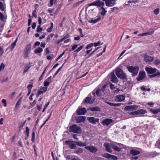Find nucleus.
<instances>
[{"label":"nucleus","mask_w":160,"mask_h":160,"mask_svg":"<svg viewBox=\"0 0 160 160\" xmlns=\"http://www.w3.org/2000/svg\"><path fill=\"white\" fill-rule=\"evenodd\" d=\"M127 68L129 72L132 73V76L133 77H135L137 75L139 70V67L136 66H128Z\"/></svg>","instance_id":"obj_1"},{"label":"nucleus","mask_w":160,"mask_h":160,"mask_svg":"<svg viewBox=\"0 0 160 160\" xmlns=\"http://www.w3.org/2000/svg\"><path fill=\"white\" fill-rule=\"evenodd\" d=\"M115 73L117 77L122 80L127 78L126 73L120 68H116Z\"/></svg>","instance_id":"obj_2"},{"label":"nucleus","mask_w":160,"mask_h":160,"mask_svg":"<svg viewBox=\"0 0 160 160\" xmlns=\"http://www.w3.org/2000/svg\"><path fill=\"white\" fill-rule=\"evenodd\" d=\"M69 131L70 132L79 133L81 132L82 130L77 125L73 124L70 127Z\"/></svg>","instance_id":"obj_3"},{"label":"nucleus","mask_w":160,"mask_h":160,"mask_svg":"<svg viewBox=\"0 0 160 160\" xmlns=\"http://www.w3.org/2000/svg\"><path fill=\"white\" fill-rule=\"evenodd\" d=\"M72 141H73L72 140L66 141L65 143L66 144L69 146L70 148L71 149H74L77 148L76 144L73 142Z\"/></svg>","instance_id":"obj_4"},{"label":"nucleus","mask_w":160,"mask_h":160,"mask_svg":"<svg viewBox=\"0 0 160 160\" xmlns=\"http://www.w3.org/2000/svg\"><path fill=\"white\" fill-rule=\"evenodd\" d=\"M146 113H147V111L146 110L140 109L136 111L132 112L129 113V115H138L140 114H144Z\"/></svg>","instance_id":"obj_5"},{"label":"nucleus","mask_w":160,"mask_h":160,"mask_svg":"<svg viewBox=\"0 0 160 160\" xmlns=\"http://www.w3.org/2000/svg\"><path fill=\"white\" fill-rule=\"evenodd\" d=\"M87 119L89 122L93 124H95L97 122L99 123V119L98 118H96L92 117H88Z\"/></svg>","instance_id":"obj_6"},{"label":"nucleus","mask_w":160,"mask_h":160,"mask_svg":"<svg viewBox=\"0 0 160 160\" xmlns=\"http://www.w3.org/2000/svg\"><path fill=\"white\" fill-rule=\"evenodd\" d=\"M85 148L92 153H95L98 150L94 146L91 145L90 146H85Z\"/></svg>","instance_id":"obj_7"},{"label":"nucleus","mask_w":160,"mask_h":160,"mask_svg":"<svg viewBox=\"0 0 160 160\" xmlns=\"http://www.w3.org/2000/svg\"><path fill=\"white\" fill-rule=\"evenodd\" d=\"M145 70L149 74H153L155 73L157 70V69L155 68L150 67H146L145 68Z\"/></svg>","instance_id":"obj_8"},{"label":"nucleus","mask_w":160,"mask_h":160,"mask_svg":"<svg viewBox=\"0 0 160 160\" xmlns=\"http://www.w3.org/2000/svg\"><path fill=\"white\" fill-rule=\"evenodd\" d=\"M138 106L137 105L127 106L125 107L124 109L126 111H133L138 109Z\"/></svg>","instance_id":"obj_9"},{"label":"nucleus","mask_w":160,"mask_h":160,"mask_svg":"<svg viewBox=\"0 0 160 160\" xmlns=\"http://www.w3.org/2000/svg\"><path fill=\"white\" fill-rule=\"evenodd\" d=\"M139 77L137 78L138 81H140L142 80L146 77V74L144 72L140 71L138 75Z\"/></svg>","instance_id":"obj_10"},{"label":"nucleus","mask_w":160,"mask_h":160,"mask_svg":"<svg viewBox=\"0 0 160 160\" xmlns=\"http://www.w3.org/2000/svg\"><path fill=\"white\" fill-rule=\"evenodd\" d=\"M77 112L78 115H84L87 112V111L84 108H78L77 110Z\"/></svg>","instance_id":"obj_11"},{"label":"nucleus","mask_w":160,"mask_h":160,"mask_svg":"<svg viewBox=\"0 0 160 160\" xmlns=\"http://www.w3.org/2000/svg\"><path fill=\"white\" fill-rule=\"evenodd\" d=\"M86 117L84 116H80L76 118V120L77 123H80L84 122Z\"/></svg>","instance_id":"obj_12"},{"label":"nucleus","mask_w":160,"mask_h":160,"mask_svg":"<svg viewBox=\"0 0 160 160\" xmlns=\"http://www.w3.org/2000/svg\"><path fill=\"white\" fill-rule=\"evenodd\" d=\"M95 1V6L101 8L102 7H103L105 5L104 1L102 0H97Z\"/></svg>","instance_id":"obj_13"},{"label":"nucleus","mask_w":160,"mask_h":160,"mask_svg":"<svg viewBox=\"0 0 160 160\" xmlns=\"http://www.w3.org/2000/svg\"><path fill=\"white\" fill-rule=\"evenodd\" d=\"M94 101L95 99L94 98L88 97L86 98V99L84 101V102L85 103L92 104Z\"/></svg>","instance_id":"obj_14"},{"label":"nucleus","mask_w":160,"mask_h":160,"mask_svg":"<svg viewBox=\"0 0 160 160\" xmlns=\"http://www.w3.org/2000/svg\"><path fill=\"white\" fill-rule=\"evenodd\" d=\"M111 78L110 81L113 82L117 83L118 82V78L113 72L110 73Z\"/></svg>","instance_id":"obj_15"},{"label":"nucleus","mask_w":160,"mask_h":160,"mask_svg":"<svg viewBox=\"0 0 160 160\" xmlns=\"http://www.w3.org/2000/svg\"><path fill=\"white\" fill-rule=\"evenodd\" d=\"M125 97L123 95H118L116 96L115 99L117 102H121L125 100Z\"/></svg>","instance_id":"obj_16"},{"label":"nucleus","mask_w":160,"mask_h":160,"mask_svg":"<svg viewBox=\"0 0 160 160\" xmlns=\"http://www.w3.org/2000/svg\"><path fill=\"white\" fill-rule=\"evenodd\" d=\"M113 121V120L110 118H106L102 121V123L103 125L108 126Z\"/></svg>","instance_id":"obj_17"},{"label":"nucleus","mask_w":160,"mask_h":160,"mask_svg":"<svg viewBox=\"0 0 160 160\" xmlns=\"http://www.w3.org/2000/svg\"><path fill=\"white\" fill-rule=\"evenodd\" d=\"M153 59V58L148 56H146L144 58V60L146 62L149 63Z\"/></svg>","instance_id":"obj_18"},{"label":"nucleus","mask_w":160,"mask_h":160,"mask_svg":"<svg viewBox=\"0 0 160 160\" xmlns=\"http://www.w3.org/2000/svg\"><path fill=\"white\" fill-rule=\"evenodd\" d=\"M73 142L76 144V146L79 147H84L86 146V143L85 142H82L80 141H72Z\"/></svg>","instance_id":"obj_19"},{"label":"nucleus","mask_w":160,"mask_h":160,"mask_svg":"<svg viewBox=\"0 0 160 160\" xmlns=\"http://www.w3.org/2000/svg\"><path fill=\"white\" fill-rule=\"evenodd\" d=\"M104 145L105 147L106 150L108 152L110 153L112 152V150L111 149V148H112L111 145L110 146L109 143L105 142L104 143Z\"/></svg>","instance_id":"obj_20"},{"label":"nucleus","mask_w":160,"mask_h":160,"mask_svg":"<svg viewBox=\"0 0 160 160\" xmlns=\"http://www.w3.org/2000/svg\"><path fill=\"white\" fill-rule=\"evenodd\" d=\"M148 76L150 78L156 77H157L158 78H160V72L157 70L155 73H153L152 75H149Z\"/></svg>","instance_id":"obj_21"},{"label":"nucleus","mask_w":160,"mask_h":160,"mask_svg":"<svg viewBox=\"0 0 160 160\" xmlns=\"http://www.w3.org/2000/svg\"><path fill=\"white\" fill-rule=\"evenodd\" d=\"M101 17H98L97 18H94L91 20H89V22L91 23H95L98 22L100 20Z\"/></svg>","instance_id":"obj_22"},{"label":"nucleus","mask_w":160,"mask_h":160,"mask_svg":"<svg viewBox=\"0 0 160 160\" xmlns=\"http://www.w3.org/2000/svg\"><path fill=\"white\" fill-rule=\"evenodd\" d=\"M32 63L30 62L28 64H27L24 67L23 73H25L27 72L31 67Z\"/></svg>","instance_id":"obj_23"},{"label":"nucleus","mask_w":160,"mask_h":160,"mask_svg":"<svg viewBox=\"0 0 160 160\" xmlns=\"http://www.w3.org/2000/svg\"><path fill=\"white\" fill-rule=\"evenodd\" d=\"M89 109L92 111H98L101 110L99 107L98 106L90 107Z\"/></svg>","instance_id":"obj_24"},{"label":"nucleus","mask_w":160,"mask_h":160,"mask_svg":"<svg viewBox=\"0 0 160 160\" xmlns=\"http://www.w3.org/2000/svg\"><path fill=\"white\" fill-rule=\"evenodd\" d=\"M130 153L133 156L138 155L140 153L139 151L133 149L131 150Z\"/></svg>","instance_id":"obj_25"},{"label":"nucleus","mask_w":160,"mask_h":160,"mask_svg":"<svg viewBox=\"0 0 160 160\" xmlns=\"http://www.w3.org/2000/svg\"><path fill=\"white\" fill-rule=\"evenodd\" d=\"M22 97H21L19 98V100H18V102H17L14 108L15 110H17L18 109V107H19L20 106V105H21V102H22Z\"/></svg>","instance_id":"obj_26"},{"label":"nucleus","mask_w":160,"mask_h":160,"mask_svg":"<svg viewBox=\"0 0 160 160\" xmlns=\"http://www.w3.org/2000/svg\"><path fill=\"white\" fill-rule=\"evenodd\" d=\"M99 11L101 14L102 16L105 15L107 12V11L103 8V7H102L100 8L99 9Z\"/></svg>","instance_id":"obj_27"},{"label":"nucleus","mask_w":160,"mask_h":160,"mask_svg":"<svg viewBox=\"0 0 160 160\" xmlns=\"http://www.w3.org/2000/svg\"><path fill=\"white\" fill-rule=\"evenodd\" d=\"M154 32V31H151L148 32H145V33H142L139 34H138V36H146V35H151V34L153 33Z\"/></svg>","instance_id":"obj_28"},{"label":"nucleus","mask_w":160,"mask_h":160,"mask_svg":"<svg viewBox=\"0 0 160 160\" xmlns=\"http://www.w3.org/2000/svg\"><path fill=\"white\" fill-rule=\"evenodd\" d=\"M111 147L115 151L117 152H119L121 151V148H119L117 146L112 144H111Z\"/></svg>","instance_id":"obj_29"},{"label":"nucleus","mask_w":160,"mask_h":160,"mask_svg":"<svg viewBox=\"0 0 160 160\" xmlns=\"http://www.w3.org/2000/svg\"><path fill=\"white\" fill-rule=\"evenodd\" d=\"M150 111L153 113L156 114L159 112H160V108L158 109H151L150 110Z\"/></svg>","instance_id":"obj_30"},{"label":"nucleus","mask_w":160,"mask_h":160,"mask_svg":"<svg viewBox=\"0 0 160 160\" xmlns=\"http://www.w3.org/2000/svg\"><path fill=\"white\" fill-rule=\"evenodd\" d=\"M83 151V149L82 148H78L74 150V152L77 154H79L82 153Z\"/></svg>","instance_id":"obj_31"},{"label":"nucleus","mask_w":160,"mask_h":160,"mask_svg":"<svg viewBox=\"0 0 160 160\" xmlns=\"http://www.w3.org/2000/svg\"><path fill=\"white\" fill-rule=\"evenodd\" d=\"M42 48H41L39 47L35 49L34 52L36 53H40L42 52Z\"/></svg>","instance_id":"obj_32"},{"label":"nucleus","mask_w":160,"mask_h":160,"mask_svg":"<svg viewBox=\"0 0 160 160\" xmlns=\"http://www.w3.org/2000/svg\"><path fill=\"white\" fill-rule=\"evenodd\" d=\"M31 43H29L26 48V51L28 52H29L31 48Z\"/></svg>","instance_id":"obj_33"},{"label":"nucleus","mask_w":160,"mask_h":160,"mask_svg":"<svg viewBox=\"0 0 160 160\" xmlns=\"http://www.w3.org/2000/svg\"><path fill=\"white\" fill-rule=\"evenodd\" d=\"M18 39V38H17L14 41V42H13L11 44V47L12 48V50L14 48H15V46L16 45V43L17 42Z\"/></svg>","instance_id":"obj_34"},{"label":"nucleus","mask_w":160,"mask_h":160,"mask_svg":"<svg viewBox=\"0 0 160 160\" xmlns=\"http://www.w3.org/2000/svg\"><path fill=\"white\" fill-rule=\"evenodd\" d=\"M100 90V89H98L96 90L95 92L97 95L98 97L101 96L102 95V92Z\"/></svg>","instance_id":"obj_35"},{"label":"nucleus","mask_w":160,"mask_h":160,"mask_svg":"<svg viewBox=\"0 0 160 160\" xmlns=\"http://www.w3.org/2000/svg\"><path fill=\"white\" fill-rule=\"evenodd\" d=\"M53 28V24L52 22L51 23V27L50 28H48L47 30V31L49 32H51L52 30V28Z\"/></svg>","instance_id":"obj_36"},{"label":"nucleus","mask_w":160,"mask_h":160,"mask_svg":"<svg viewBox=\"0 0 160 160\" xmlns=\"http://www.w3.org/2000/svg\"><path fill=\"white\" fill-rule=\"evenodd\" d=\"M54 34L53 33H51L50 35H48L47 37V42H49L51 40V38H52Z\"/></svg>","instance_id":"obj_37"},{"label":"nucleus","mask_w":160,"mask_h":160,"mask_svg":"<svg viewBox=\"0 0 160 160\" xmlns=\"http://www.w3.org/2000/svg\"><path fill=\"white\" fill-rule=\"evenodd\" d=\"M42 28L41 27V25H39L38 26L37 29V31L38 32H42Z\"/></svg>","instance_id":"obj_38"},{"label":"nucleus","mask_w":160,"mask_h":160,"mask_svg":"<svg viewBox=\"0 0 160 160\" xmlns=\"http://www.w3.org/2000/svg\"><path fill=\"white\" fill-rule=\"evenodd\" d=\"M111 156V154L107 153L104 154L103 155H102V156L107 158H110Z\"/></svg>","instance_id":"obj_39"},{"label":"nucleus","mask_w":160,"mask_h":160,"mask_svg":"<svg viewBox=\"0 0 160 160\" xmlns=\"http://www.w3.org/2000/svg\"><path fill=\"white\" fill-rule=\"evenodd\" d=\"M84 47V45H82L79 47H78L76 50L74 51V52H78L81 50Z\"/></svg>","instance_id":"obj_40"},{"label":"nucleus","mask_w":160,"mask_h":160,"mask_svg":"<svg viewBox=\"0 0 160 160\" xmlns=\"http://www.w3.org/2000/svg\"><path fill=\"white\" fill-rule=\"evenodd\" d=\"M26 135L28 138L29 135V129L28 127H26Z\"/></svg>","instance_id":"obj_41"},{"label":"nucleus","mask_w":160,"mask_h":160,"mask_svg":"<svg viewBox=\"0 0 160 160\" xmlns=\"http://www.w3.org/2000/svg\"><path fill=\"white\" fill-rule=\"evenodd\" d=\"M0 10L3 11L4 10V6L2 3L0 1Z\"/></svg>","instance_id":"obj_42"},{"label":"nucleus","mask_w":160,"mask_h":160,"mask_svg":"<svg viewBox=\"0 0 160 160\" xmlns=\"http://www.w3.org/2000/svg\"><path fill=\"white\" fill-rule=\"evenodd\" d=\"M159 8H157L153 11V12L155 15H157L159 13Z\"/></svg>","instance_id":"obj_43"},{"label":"nucleus","mask_w":160,"mask_h":160,"mask_svg":"<svg viewBox=\"0 0 160 160\" xmlns=\"http://www.w3.org/2000/svg\"><path fill=\"white\" fill-rule=\"evenodd\" d=\"M5 68L4 64L3 63H2L0 66V71H3Z\"/></svg>","instance_id":"obj_44"},{"label":"nucleus","mask_w":160,"mask_h":160,"mask_svg":"<svg viewBox=\"0 0 160 160\" xmlns=\"http://www.w3.org/2000/svg\"><path fill=\"white\" fill-rule=\"evenodd\" d=\"M35 133L33 131L32 132V139H31V140L32 142H33L34 141V140H35Z\"/></svg>","instance_id":"obj_45"},{"label":"nucleus","mask_w":160,"mask_h":160,"mask_svg":"<svg viewBox=\"0 0 160 160\" xmlns=\"http://www.w3.org/2000/svg\"><path fill=\"white\" fill-rule=\"evenodd\" d=\"M93 46V43H91L88 45L86 47V49H88L90 48H91Z\"/></svg>","instance_id":"obj_46"},{"label":"nucleus","mask_w":160,"mask_h":160,"mask_svg":"<svg viewBox=\"0 0 160 160\" xmlns=\"http://www.w3.org/2000/svg\"><path fill=\"white\" fill-rule=\"evenodd\" d=\"M3 48L2 46H0V55H2L4 53Z\"/></svg>","instance_id":"obj_47"},{"label":"nucleus","mask_w":160,"mask_h":160,"mask_svg":"<svg viewBox=\"0 0 160 160\" xmlns=\"http://www.w3.org/2000/svg\"><path fill=\"white\" fill-rule=\"evenodd\" d=\"M50 83L49 82H48V81H47L46 80H45L44 81V86L45 87H47L49 86V85Z\"/></svg>","instance_id":"obj_48"},{"label":"nucleus","mask_w":160,"mask_h":160,"mask_svg":"<svg viewBox=\"0 0 160 160\" xmlns=\"http://www.w3.org/2000/svg\"><path fill=\"white\" fill-rule=\"evenodd\" d=\"M110 158H111L112 159L114 160H117L118 159L116 156L112 155H111Z\"/></svg>","instance_id":"obj_49"},{"label":"nucleus","mask_w":160,"mask_h":160,"mask_svg":"<svg viewBox=\"0 0 160 160\" xmlns=\"http://www.w3.org/2000/svg\"><path fill=\"white\" fill-rule=\"evenodd\" d=\"M52 114V112H51L50 113V114L48 118L43 123V124L41 126V128L46 123V122L48 120V119H49V118H50V117L51 115Z\"/></svg>","instance_id":"obj_50"},{"label":"nucleus","mask_w":160,"mask_h":160,"mask_svg":"<svg viewBox=\"0 0 160 160\" xmlns=\"http://www.w3.org/2000/svg\"><path fill=\"white\" fill-rule=\"evenodd\" d=\"M109 86L111 89V90H112L113 89L115 88V87L114 85L111 82H110Z\"/></svg>","instance_id":"obj_51"},{"label":"nucleus","mask_w":160,"mask_h":160,"mask_svg":"<svg viewBox=\"0 0 160 160\" xmlns=\"http://www.w3.org/2000/svg\"><path fill=\"white\" fill-rule=\"evenodd\" d=\"M2 103L4 104V107H6L7 106L6 100L5 99H3L2 100Z\"/></svg>","instance_id":"obj_52"},{"label":"nucleus","mask_w":160,"mask_h":160,"mask_svg":"<svg viewBox=\"0 0 160 160\" xmlns=\"http://www.w3.org/2000/svg\"><path fill=\"white\" fill-rule=\"evenodd\" d=\"M33 16L35 18L37 17V12L36 10H34L32 12V13Z\"/></svg>","instance_id":"obj_53"},{"label":"nucleus","mask_w":160,"mask_h":160,"mask_svg":"<svg viewBox=\"0 0 160 160\" xmlns=\"http://www.w3.org/2000/svg\"><path fill=\"white\" fill-rule=\"evenodd\" d=\"M4 19V15L1 12H0V19L1 20H3Z\"/></svg>","instance_id":"obj_54"},{"label":"nucleus","mask_w":160,"mask_h":160,"mask_svg":"<svg viewBox=\"0 0 160 160\" xmlns=\"http://www.w3.org/2000/svg\"><path fill=\"white\" fill-rule=\"evenodd\" d=\"M78 46V44H74L73 45L72 48V51L74 50Z\"/></svg>","instance_id":"obj_55"},{"label":"nucleus","mask_w":160,"mask_h":160,"mask_svg":"<svg viewBox=\"0 0 160 160\" xmlns=\"http://www.w3.org/2000/svg\"><path fill=\"white\" fill-rule=\"evenodd\" d=\"M53 10H54V9H51L50 8H49L48 10V12H49V13L51 14L50 15L51 16L53 15H52V11H53Z\"/></svg>","instance_id":"obj_56"},{"label":"nucleus","mask_w":160,"mask_h":160,"mask_svg":"<svg viewBox=\"0 0 160 160\" xmlns=\"http://www.w3.org/2000/svg\"><path fill=\"white\" fill-rule=\"evenodd\" d=\"M40 42H39L37 41L36 42H35V43L34 44V45L33 46V47L34 48H35V46H39L40 44Z\"/></svg>","instance_id":"obj_57"},{"label":"nucleus","mask_w":160,"mask_h":160,"mask_svg":"<svg viewBox=\"0 0 160 160\" xmlns=\"http://www.w3.org/2000/svg\"><path fill=\"white\" fill-rule=\"evenodd\" d=\"M78 31L80 32L81 35L80 36V37H82L83 36V35L82 34V30L81 28H79L78 29Z\"/></svg>","instance_id":"obj_58"},{"label":"nucleus","mask_w":160,"mask_h":160,"mask_svg":"<svg viewBox=\"0 0 160 160\" xmlns=\"http://www.w3.org/2000/svg\"><path fill=\"white\" fill-rule=\"evenodd\" d=\"M154 63L156 65H158L160 63V60L157 59L155 61Z\"/></svg>","instance_id":"obj_59"},{"label":"nucleus","mask_w":160,"mask_h":160,"mask_svg":"<svg viewBox=\"0 0 160 160\" xmlns=\"http://www.w3.org/2000/svg\"><path fill=\"white\" fill-rule=\"evenodd\" d=\"M36 26V24L35 22H33L32 24V27L33 29H34Z\"/></svg>","instance_id":"obj_60"},{"label":"nucleus","mask_w":160,"mask_h":160,"mask_svg":"<svg viewBox=\"0 0 160 160\" xmlns=\"http://www.w3.org/2000/svg\"><path fill=\"white\" fill-rule=\"evenodd\" d=\"M73 138H74L76 140H78L79 139V138L78 137V135L76 134H73Z\"/></svg>","instance_id":"obj_61"},{"label":"nucleus","mask_w":160,"mask_h":160,"mask_svg":"<svg viewBox=\"0 0 160 160\" xmlns=\"http://www.w3.org/2000/svg\"><path fill=\"white\" fill-rule=\"evenodd\" d=\"M69 37V34H67L65 36H64L63 38H62V39L63 40H65V39L68 38Z\"/></svg>","instance_id":"obj_62"},{"label":"nucleus","mask_w":160,"mask_h":160,"mask_svg":"<svg viewBox=\"0 0 160 160\" xmlns=\"http://www.w3.org/2000/svg\"><path fill=\"white\" fill-rule=\"evenodd\" d=\"M38 22L39 25H41L42 22V19L41 17H39L38 18Z\"/></svg>","instance_id":"obj_63"},{"label":"nucleus","mask_w":160,"mask_h":160,"mask_svg":"<svg viewBox=\"0 0 160 160\" xmlns=\"http://www.w3.org/2000/svg\"><path fill=\"white\" fill-rule=\"evenodd\" d=\"M33 87V85L32 84H30L29 85L27 86V88L28 89V90H31V88Z\"/></svg>","instance_id":"obj_64"}]
</instances>
